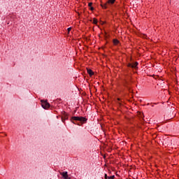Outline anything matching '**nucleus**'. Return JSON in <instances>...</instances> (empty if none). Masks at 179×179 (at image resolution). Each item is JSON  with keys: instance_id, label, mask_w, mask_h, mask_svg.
<instances>
[{"instance_id": "nucleus-13", "label": "nucleus", "mask_w": 179, "mask_h": 179, "mask_svg": "<svg viewBox=\"0 0 179 179\" xmlns=\"http://www.w3.org/2000/svg\"><path fill=\"white\" fill-rule=\"evenodd\" d=\"M91 10H93L94 8L93 7L90 8Z\"/></svg>"}, {"instance_id": "nucleus-1", "label": "nucleus", "mask_w": 179, "mask_h": 179, "mask_svg": "<svg viewBox=\"0 0 179 179\" xmlns=\"http://www.w3.org/2000/svg\"><path fill=\"white\" fill-rule=\"evenodd\" d=\"M72 120H73L74 121H81L82 122H85V121H86V118L78 116L73 117Z\"/></svg>"}, {"instance_id": "nucleus-15", "label": "nucleus", "mask_w": 179, "mask_h": 179, "mask_svg": "<svg viewBox=\"0 0 179 179\" xmlns=\"http://www.w3.org/2000/svg\"><path fill=\"white\" fill-rule=\"evenodd\" d=\"M108 179H112V178H111L110 176V177L108 178Z\"/></svg>"}, {"instance_id": "nucleus-5", "label": "nucleus", "mask_w": 179, "mask_h": 179, "mask_svg": "<svg viewBox=\"0 0 179 179\" xmlns=\"http://www.w3.org/2000/svg\"><path fill=\"white\" fill-rule=\"evenodd\" d=\"M87 73H89V75L90 76H92V75L94 74V73L93 72V71H92V69H87Z\"/></svg>"}, {"instance_id": "nucleus-9", "label": "nucleus", "mask_w": 179, "mask_h": 179, "mask_svg": "<svg viewBox=\"0 0 179 179\" xmlns=\"http://www.w3.org/2000/svg\"><path fill=\"white\" fill-rule=\"evenodd\" d=\"M92 5H93V3H89L88 6L91 8Z\"/></svg>"}, {"instance_id": "nucleus-12", "label": "nucleus", "mask_w": 179, "mask_h": 179, "mask_svg": "<svg viewBox=\"0 0 179 179\" xmlns=\"http://www.w3.org/2000/svg\"><path fill=\"white\" fill-rule=\"evenodd\" d=\"M110 178H111L112 179H114V178H115V176H110Z\"/></svg>"}, {"instance_id": "nucleus-3", "label": "nucleus", "mask_w": 179, "mask_h": 179, "mask_svg": "<svg viewBox=\"0 0 179 179\" xmlns=\"http://www.w3.org/2000/svg\"><path fill=\"white\" fill-rule=\"evenodd\" d=\"M61 175L62 176V177H64V179H71V178L68 176V172H67V171L62 172V173H61Z\"/></svg>"}, {"instance_id": "nucleus-2", "label": "nucleus", "mask_w": 179, "mask_h": 179, "mask_svg": "<svg viewBox=\"0 0 179 179\" xmlns=\"http://www.w3.org/2000/svg\"><path fill=\"white\" fill-rule=\"evenodd\" d=\"M41 103L43 108H44L45 110L47 108H50V104L46 101H41Z\"/></svg>"}, {"instance_id": "nucleus-14", "label": "nucleus", "mask_w": 179, "mask_h": 179, "mask_svg": "<svg viewBox=\"0 0 179 179\" xmlns=\"http://www.w3.org/2000/svg\"><path fill=\"white\" fill-rule=\"evenodd\" d=\"M103 8H107V6H106V5L104 6H103Z\"/></svg>"}, {"instance_id": "nucleus-4", "label": "nucleus", "mask_w": 179, "mask_h": 179, "mask_svg": "<svg viewBox=\"0 0 179 179\" xmlns=\"http://www.w3.org/2000/svg\"><path fill=\"white\" fill-rule=\"evenodd\" d=\"M128 66L129 68H135V69H136V68H138V62H135L134 64H129Z\"/></svg>"}, {"instance_id": "nucleus-10", "label": "nucleus", "mask_w": 179, "mask_h": 179, "mask_svg": "<svg viewBox=\"0 0 179 179\" xmlns=\"http://www.w3.org/2000/svg\"><path fill=\"white\" fill-rule=\"evenodd\" d=\"M68 31H71V30H72V28L71 27H69L67 29Z\"/></svg>"}, {"instance_id": "nucleus-8", "label": "nucleus", "mask_w": 179, "mask_h": 179, "mask_svg": "<svg viewBox=\"0 0 179 179\" xmlns=\"http://www.w3.org/2000/svg\"><path fill=\"white\" fill-rule=\"evenodd\" d=\"M93 23H94V24H96V23H97V20L94 19Z\"/></svg>"}, {"instance_id": "nucleus-6", "label": "nucleus", "mask_w": 179, "mask_h": 179, "mask_svg": "<svg viewBox=\"0 0 179 179\" xmlns=\"http://www.w3.org/2000/svg\"><path fill=\"white\" fill-rule=\"evenodd\" d=\"M119 43H120V41L118 40H117V39L113 40V43L115 45H117Z\"/></svg>"}, {"instance_id": "nucleus-7", "label": "nucleus", "mask_w": 179, "mask_h": 179, "mask_svg": "<svg viewBox=\"0 0 179 179\" xmlns=\"http://www.w3.org/2000/svg\"><path fill=\"white\" fill-rule=\"evenodd\" d=\"M115 2V0H108V3H114Z\"/></svg>"}, {"instance_id": "nucleus-11", "label": "nucleus", "mask_w": 179, "mask_h": 179, "mask_svg": "<svg viewBox=\"0 0 179 179\" xmlns=\"http://www.w3.org/2000/svg\"><path fill=\"white\" fill-rule=\"evenodd\" d=\"M105 178H106V179L108 178V177L107 176V174H106V173H105Z\"/></svg>"}]
</instances>
